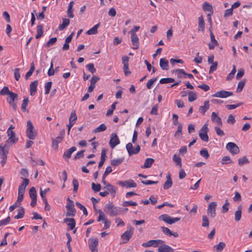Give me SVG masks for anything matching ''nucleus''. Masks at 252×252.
Listing matches in <instances>:
<instances>
[{"instance_id":"nucleus-11","label":"nucleus","mask_w":252,"mask_h":252,"mask_svg":"<svg viewBox=\"0 0 252 252\" xmlns=\"http://www.w3.org/2000/svg\"><path fill=\"white\" fill-rule=\"evenodd\" d=\"M89 249L92 252H97V247L98 244V241L97 238L90 239L89 240Z\"/></svg>"},{"instance_id":"nucleus-39","label":"nucleus","mask_w":252,"mask_h":252,"mask_svg":"<svg viewBox=\"0 0 252 252\" xmlns=\"http://www.w3.org/2000/svg\"><path fill=\"white\" fill-rule=\"evenodd\" d=\"M10 94H14V93L10 91L8 87L6 86L4 87L0 92V94L2 95H8L10 96Z\"/></svg>"},{"instance_id":"nucleus-22","label":"nucleus","mask_w":252,"mask_h":252,"mask_svg":"<svg viewBox=\"0 0 252 252\" xmlns=\"http://www.w3.org/2000/svg\"><path fill=\"white\" fill-rule=\"evenodd\" d=\"M21 179H23V182L19 186L18 190L25 192L26 187L29 184V180L27 178H21Z\"/></svg>"},{"instance_id":"nucleus-33","label":"nucleus","mask_w":252,"mask_h":252,"mask_svg":"<svg viewBox=\"0 0 252 252\" xmlns=\"http://www.w3.org/2000/svg\"><path fill=\"white\" fill-rule=\"evenodd\" d=\"M73 4H74L73 1H70L68 4L67 14H68V17L70 18H73L74 17V15L73 14V10L72 9Z\"/></svg>"},{"instance_id":"nucleus-59","label":"nucleus","mask_w":252,"mask_h":252,"mask_svg":"<svg viewBox=\"0 0 252 252\" xmlns=\"http://www.w3.org/2000/svg\"><path fill=\"white\" fill-rule=\"evenodd\" d=\"M225 246V244L224 242H220L217 245H216L215 247L216 248L217 250L219 252H221L224 249Z\"/></svg>"},{"instance_id":"nucleus-7","label":"nucleus","mask_w":252,"mask_h":252,"mask_svg":"<svg viewBox=\"0 0 252 252\" xmlns=\"http://www.w3.org/2000/svg\"><path fill=\"white\" fill-rule=\"evenodd\" d=\"M217 203L216 202H211L208 205L207 208V214L211 218H214L216 215V209L217 207Z\"/></svg>"},{"instance_id":"nucleus-51","label":"nucleus","mask_w":252,"mask_h":252,"mask_svg":"<svg viewBox=\"0 0 252 252\" xmlns=\"http://www.w3.org/2000/svg\"><path fill=\"white\" fill-rule=\"evenodd\" d=\"M202 226L203 227H208L209 225V220L207 217L205 215L202 216Z\"/></svg>"},{"instance_id":"nucleus-53","label":"nucleus","mask_w":252,"mask_h":252,"mask_svg":"<svg viewBox=\"0 0 252 252\" xmlns=\"http://www.w3.org/2000/svg\"><path fill=\"white\" fill-rule=\"evenodd\" d=\"M86 67L88 70L92 74L95 73L96 71V69L94 67V64L93 63H90L86 65Z\"/></svg>"},{"instance_id":"nucleus-6","label":"nucleus","mask_w":252,"mask_h":252,"mask_svg":"<svg viewBox=\"0 0 252 252\" xmlns=\"http://www.w3.org/2000/svg\"><path fill=\"white\" fill-rule=\"evenodd\" d=\"M6 133L8 138L6 140L5 144L10 146L17 142L18 138L16 137V134L14 131H7Z\"/></svg>"},{"instance_id":"nucleus-3","label":"nucleus","mask_w":252,"mask_h":252,"mask_svg":"<svg viewBox=\"0 0 252 252\" xmlns=\"http://www.w3.org/2000/svg\"><path fill=\"white\" fill-rule=\"evenodd\" d=\"M127 227L128 229L121 236V239L124 241V243H127L133 234V228L130 225H128Z\"/></svg>"},{"instance_id":"nucleus-58","label":"nucleus","mask_w":252,"mask_h":252,"mask_svg":"<svg viewBox=\"0 0 252 252\" xmlns=\"http://www.w3.org/2000/svg\"><path fill=\"white\" fill-rule=\"evenodd\" d=\"M200 154L201 156L205 158H208L209 157V154L208 152L206 149H203L200 151Z\"/></svg>"},{"instance_id":"nucleus-15","label":"nucleus","mask_w":252,"mask_h":252,"mask_svg":"<svg viewBox=\"0 0 252 252\" xmlns=\"http://www.w3.org/2000/svg\"><path fill=\"white\" fill-rule=\"evenodd\" d=\"M64 130L60 133V135L56 138V139L52 138V147H54L56 149L58 148V144L61 143L63 139L64 136Z\"/></svg>"},{"instance_id":"nucleus-1","label":"nucleus","mask_w":252,"mask_h":252,"mask_svg":"<svg viewBox=\"0 0 252 252\" xmlns=\"http://www.w3.org/2000/svg\"><path fill=\"white\" fill-rule=\"evenodd\" d=\"M104 211L111 216L114 217L120 214V208L114 207L112 204L108 203L105 206Z\"/></svg>"},{"instance_id":"nucleus-57","label":"nucleus","mask_w":252,"mask_h":252,"mask_svg":"<svg viewBox=\"0 0 252 252\" xmlns=\"http://www.w3.org/2000/svg\"><path fill=\"white\" fill-rule=\"evenodd\" d=\"M92 188L94 192H98L101 189V186L99 184H95L94 183L92 184Z\"/></svg>"},{"instance_id":"nucleus-24","label":"nucleus","mask_w":252,"mask_h":252,"mask_svg":"<svg viewBox=\"0 0 252 252\" xmlns=\"http://www.w3.org/2000/svg\"><path fill=\"white\" fill-rule=\"evenodd\" d=\"M166 179H167L166 181L164 183V184L163 185V189H169L171 187V186L172 185V181L170 174L169 173L166 176Z\"/></svg>"},{"instance_id":"nucleus-41","label":"nucleus","mask_w":252,"mask_h":252,"mask_svg":"<svg viewBox=\"0 0 252 252\" xmlns=\"http://www.w3.org/2000/svg\"><path fill=\"white\" fill-rule=\"evenodd\" d=\"M29 195L31 199H36L37 193L34 187H32L29 190Z\"/></svg>"},{"instance_id":"nucleus-9","label":"nucleus","mask_w":252,"mask_h":252,"mask_svg":"<svg viewBox=\"0 0 252 252\" xmlns=\"http://www.w3.org/2000/svg\"><path fill=\"white\" fill-rule=\"evenodd\" d=\"M164 243L163 241L161 240H152L148 241L146 243L142 244V246L144 247H149L153 246L154 247H157L159 245L162 244Z\"/></svg>"},{"instance_id":"nucleus-28","label":"nucleus","mask_w":252,"mask_h":252,"mask_svg":"<svg viewBox=\"0 0 252 252\" xmlns=\"http://www.w3.org/2000/svg\"><path fill=\"white\" fill-rule=\"evenodd\" d=\"M161 245L159 247L158 249V252H173V249L165 245V244H164V245H162V244H161Z\"/></svg>"},{"instance_id":"nucleus-56","label":"nucleus","mask_w":252,"mask_h":252,"mask_svg":"<svg viewBox=\"0 0 252 252\" xmlns=\"http://www.w3.org/2000/svg\"><path fill=\"white\" fill-rule=\"evenodd\" d=\"M24 193L25 192L18 190V196L16 202L19 204V205H20L21 202L23 199Z\"/></svg>"},{"instance_id":"nucleus-2","label":"nucleus","mask_w":252,"mask_h":252,"mask_svg":"<svg viewBox=\"0 0 252 252\" xmlns=\"http://www.w3.org/2000/svg\"><path fill=\"white\" fill-rule=\"evenodd\" d=\"M37 133L34 129L33 126L30 120H28L27 122V128L26 131L27 136L31 140H34Z\"/></svg>"},{"instance_id":"nucleus-29","label":"nucleus","mask_w":252,"mask_h":252,"mask_svg":"<svg viewBox=\"0 0 252 252\" xmlns=\"http://www.w3.org/2000/svg\"><path fill=\"white\" fill-rule=\"evenodd\" d=\"M100 26V23L94 25L92 28L88 30L86 33L88 35L95 34L97 33V29Z\"/></svg>"},{"instance_id":"nucleus-20","label":"nucleus","mask_w":252,"mask_h":252,"mask_svg":"<svg viewBox=\"0 0 252 252\" xmlns=\"http://www.w3.org/2000/svg\"><path fill=\"white\" fill-rule=\"evenodd\" d=\"M131 41L133 45L132 48L137 49L139 47V38L136 34L131 35Z\"/></svg>"},{"instance_id":"nucleus-8","label":"nucleus","mask_w":252,"mask_h":252,"mask_svg":"<svg viewBox=\"0 0 252 252\" xmlns=\"http://www.w3.org/2000/svg\"><path fill=\"white\" fill-rule=\"evenodd\" d=\"M226 149L232 155H236L239 153L240 150L238 146L233 142H229L226 146Z\"/></svg>"},{"instance_id":"nucleus-13","label":"nucleus","mask_w":252,"mask_h":252,"mask_svg":"<svg viewBox=\"0 0 252 252\" xmlns=\"http://www.w3.org/2000/svg\"><path fill=\"white\" fill-rule=\"evenodd\" d=\"M117 184L123 187L134 188L136 187V184L132 180H129L124 182L119 181Z\"/></svg>"},{"instance_id":"nucleus-4","label":"nucleus","mask_w":252,"mask_h":252,"mask_svg":"<svg viewBox=\"0 0 252 252\" xmlns=\"http://www.w3.org/2000/svg\"><path fill=\"white\" fill-rule=\"evenodd\" d=\"M158 220H163L169 224H172L175 223L176 222L180 220V218H172L167 214H164L158 217Z\"/></svg>"},{"instance_id":"nucleus-14","label":"nucleus","mask_w":252,"mask_h":252,"mask_svg":"<svg viewBox=\"0 0 252 252\" xmlns=\"http://www.w3.org/2000/svg\"><path fill=\"white\" fill-rule=\"evenodd\" d=\"M120 143L119 139L115 133H113L110 137L109 145L111 148H114Z\"/></svg>"},{"instance_id":"nucleus-44","label":"nucleus","mask_w":252,"mask_h":252,"mask_svg":"<svg viewBox=\"0 0 252 252\" xmlns=\"http://www.w3.org/2000/svg\"><path fill=\"white\" fill-rule=\"evenodd\" d=\"M173 160L177 165L180 167L182 166V160L179 156H177L176 154L174 155L173 157Z\"/></svg>"},{"instance_id":"nucleus-16","label":"nucleus","mask_w":252,"mask_h":252,"mask_svg":"<svg viewBox=\"0 0 252 252\" xmlns=\"http://www.w3.org/2000/svg\"><path fill=\"white\" fill-rule=\"evenodd\" d=\"M66 209L67 216L73 217L75 215L76 210L74 204H67Z\"/></svg>"},{"instance_id":"nucleus-19","label":"nucleus","mask_w":252,"mask_h":252,"mask_svg":"<svg viewBox=\"0 0 252 252\" xmlns=\"http://www.w3.org/2000/svg\"><path fill=\"white\" fill-rule=\"evenodd\" d=\"M76 150V147L73 146V147H71L70 148L66 150L64 152V153L63 155V157L66 159H69L71 157L72 154L74 152H75Z\"/></svg>"},{"instance_id":"nucleus-26","label":"nucleus","mask_w":252,"mask_h":252,"mask_svg":"<svg viewBox=\"0 0 252 252\" xmlns=\"http://www.w3.org/2000/svg\"><path fill=\"white\" fill-rule=\"evenodd\" d=\"M159 65L163 70H168L169 68L168 61L165 58L160 59Z\"/></svg>"},{"instance_id":"nucleus-32","label":"nucleus","mask_w":252,"mask_h":252,"mask_svg":"<svg viewBox=\"0 0 252 252\" xmlns=\"http://www.w3.org/2000/svg\"><path fill=\"white\" fill-rule=\"evenodd\" d=\"M154 162V159L152 158H147L146 159L145 163L143 166H141L142 168H149Z\"/></svg>"},{"instance_id":"nucleus-27","label":"nucleus","mask_w":252,"mask_h":252,"mask_svg":"<svg viewBox=\"0 0 252 252\" xmlns=\"http://www.w3.org/2000/svg\"><path fill=\"white\" fill-rule=\"evenodd\" d=\"M37 85V80L34 81L30 84V94L31 95H33L36 93Z\"/></svg>"},{"instance_id":"nucleus-43","label":"nucleus","mask_w":252,"mask_h":252,"mask_svg":"<svg viewBox=\"0 0 252 252\" xmlns=\"http://www.w3.org/2000/svg\"><path fill=\"white\" fill-rule=\"evenodd\" d=\"M250 162L249 159L246 156H244L243 158H240L238 159V164L240 166H242L244 164H248Z\"/></svg>"},{"instance_id":"nucleus-31","label":"nucleus","mask_w":252,"mask_h":252,"mask_svg":"<svg viewBox=\"0 0 252 252\" xmlns=\"http://www.w3.org/2000/svg\"><path fill=\"white\" fill-rule=\"evenodd\" d=\"M242 207L240 205L238 207V210L235 213V220L238 221L241 220Z\"/></svg>"},{"instance_id":"nucleus-30","label":"nucleus","mask_w":252,"mask_h":252,"mask_svg":"<svg viewBox=\"0 0 252 252\" xmlns=\"http://www.w3.org/2000/svg\"><path fill=\"white\" fill-rule=\"evenodd\" d=\"M210 107L209 101H205L204 103V106H201L199 107V111L202 114H204L207 110L209 109Z\"/></svg>"},{"instance_id":"nucleus-61","label":"nucleus","mask_w":252,"mask_h":252,"mask_svg":"<svg viewBox=\"0 0 252 252\" xmlns=\"http://www.w3.org/2000/svg\"><path fill=\"white\" fill-rule=\"evenodd\" d=\"M57 39L56 37H52L50 38L46 43V46L50 47L51 45H53L55 44V43L57 41Z\"/></svg>"},{"instance_id":"nucleus-35","label":"nucleus","mask_w":252,"mask_h":252,"mask_svg":"<svg viewBox=\"0 0 252 252\" xmlns=\"http://www.w3.org/2000/svg\"><path fill=\"white\" fill-rule=\"evenodd\" d=\"M198 30L203 32L205 29V22L202 16L198 18Z\"/></svg>"},{"instance_id":"nucleus-55","label":"nucleus","mask_w":252,"mask_h":252,"mask_svg":"<svg viewBox=\"0 0 252 252\" xmlns=\"http://www.w3.org/2000/svg\"><path fill=\"white\" fill-rule=\"evenodd\" d=\"M158 77L152 78L149 80L146 84V87L148 89H150L152 88V85L157 80Z\"/></svg>"},{"instance_id":"nucleus-36","label":"nucleus","mask_w":252,"mask_h":252,"mask_svg":"<svg viewBox=\"0 0 252 252\" xmlns=\"http://www.w3.org/2000/svg\"><path fill=\"white\" fill-rule=\"evenodd\" d=\"M25 210L23 207H21L18 210V214L14 217L15 219H22L24 217Z\"/></svg>"},{"instance_id":"nucleus-10","label":"nucleus","mask_w":252,"mask_h":252,"mask_svg":"<svg viewBox=\"0 0 252 252\" xmlns=\"http://www.w3.org/2000/svg\"><path fill=\"white\" fill-rule=\"evenodd\" d=\"M126 148L129 156L137 154L140 150V147L139 145H137L136 148L134 149L131 143H128L126 144Z\"/></svg>"},{"instance_id":"nucleus-18","label":"nucleus","mask_w":252,"mask_h":252,"mask_svg":"<svg viewBox=\"0 0 252 252\" xmlns=\"http://www.w3.org/2000/svg\"><path fill=\"white\" fill-rule=\"evenodd\" d=\"M10 94L11 95L9 96L10 99L8 100L7 99V101H8L9 104L12 107L13 110L16 111L17 107L16 104L14 103V101L15 99L18 97V94L15 93Z\"/></svg>"},{"instance_id":"nucleus-37","label":"nucleus","mask_w":252,"mask_h":252,"mask_svg":"<svg viewBox=\"0 0 252 252\" xmlns=\"http://www.w3.org/2000/svg\"><path fill=\"white\" fill-rule=\"evenodd\" d=\"M104 189H106V191L108 192L109 194L110 193L115 194L116 193V190L114 187L110 184H106Z\"/></svg>"},{"instance_id":"nucleus-40","label":"nucleus","mask_w":252,"mask_h":252,"mask_svg":"<svg viewBox=\"0 0 252 252\" xmlns=\"http://www.w3.org/2000/svg\"><path fill=\"white\" fill-rule=\"evenodd\" d=\"M124 160V158H114L111 160V164L112 166H117L121 164Z\"/></svg>"},{"instance_id":"nucleus-50","label":"nucleus","mask_w":252,"mask_h":252,"mask_svg":"<svg viewBox=\"0 0 252 252\" xmlns=\"http://www.w3.org/2000/svg\"><path fill=\"white\" fill-rule=\"evenodd\" d=\"M98 212L99 214V217L97 219L98 221H100L101 220L102 221H105L106 220H107V219L105 215V214L103 213V212L101 210H98Z\"/></svg>"},{"instance_id":"nucleus-54","label":"nucleus","mask_w":252,"mask_h":252,"mask_svg":"<svg viewBox=\"0 0 252 252\" xmlns=\"http://www.w3.org/2000/svg\"><path fill=\"white\" fill-rule=\"evenodd\" d=\"M76 205L81 210H82L83 211V214L85 215H88L87 210L86 207L84 205H83L82 204H81V203H80L79 202H76Z\"/></svg>"},{"instance_id":"nucleus-21","label":"nucleus","mask_w":252,"mask_h":252,"mask_svg":"<svg viewBox=\"0 0 252 252\" xmlns=\"http://www.w3.org/2000/svg\"><path fill=\"white\" fill-rule=\"evenodd\" d=\"M210 37L211 43L209 44V48L210 49L212 50L215 48V46L218 45V42L215 39V36L211 31H210Z\"/></svg>"},{"instance_id":"nucleus-48","label":"nucleus","mask_w":252,"mask_h":252,"mask_svg":"<svg viewBox=\"0 0 252 252\" xmlns=\"http://www.w3.org/2000/svg\"><path fill=\"white\" fill-rule=\"evenodd\" d=\"M197 98V94L193 92H189V93L188 99L189 101L192 102Z\"/></svg>"},{"instance_id":"nucleus-45","label":"nucleus","mask_w":252,"mask_h":252,"mask_svg":"<svg viewBox=\"0 0 252 252\" xmlns=\"http://www.w3.org/2000/svg\"><path fill=\"white\" fill-rule=\"evenodd\" d=\"M106 128V126L104 124H102L98 127H96L95 129H94V132L96 133L103 131L105 130Z\"/></svg>"},{"instance_id":"nucleus-5","label":"nucleus","mask_w":252,"mask_h":252,"mask_svg":"<svg viewBox=\"0 0 252 252\" xmlns=\"http://www.w3.org/2000/svg\"><path fill=\"white\" fill-rule=\"evenodd\" d=\"M208 130V125L206 123L203 126L199 132V136L202 141L205 142L208 141L209 137L207 134Z\"/></svg>"},{"instance_id":"nucleus-34","label":"nucleus","mask_w":252,"mask_h":252,"mask_svg":"<svg viewBox=\"0 0 252 252\" xmlns=\"http://www.w3.org/2000/svg\"><path fill=\"white\" fill-rule=\"evenodd\" d=\"M70 23V20L68 19H63V23L60 25L59 29L60 31L64 30L66 27H67Z\"/></svg>"},{"instance_id":"nucleus-49","label":"nucleus","mask_w":252,"mask_h":252,"mask_svg":"<svg viewBox=\"0 0 252 252\" xmlns=\"http://www.w3.org/2000/svg\"><path fill=\"white\" fill-rule=\"evenodd\" d=\"M245 80H242L239 82L236 90L237 92L240 93L242 91L245 86Z\"/></svg>"},{"instance_id":"nucleus-38","label":"nucleus","mask_w":252,"mask_h":252,"mask_svg":"<svg viewBox=\"0 0 252 252\" xmlns=\"http://www.w3.org/2000/svg\"><path fill=\"white\" fill-rule=\"evenodd\" d=\"M43 27L42 25H39L37 27V34L35 36L36 39H38L42 36Z\"/></svg>"},{"instance_id":"nucleus-12","label":"nucleus","mask_w":252,"mask_h":252,"mask_svg":"<svg viewBox=\"0 0 252 252\" xmlns=\"http://www.w3.org/2000/svg\"><path fill=\"white\" fill-rule=\"evenodd\" d=\"M233 95V93L224 90L217 92L212 95L213 97H217L220 98H226Z\"/></svg>"},{"instance_id":"nucleus-60","label":"nucleus","mask_w":252,"mask_h":252,"mask_svg":"<svg viewBox=\"0 0 252 252\" xmlns=\"http://www.w3.org/2000/svg\"><path fill=\"white\" fill-rule=\"evenodd\" d=\"M162 232L167 236H170L171 231L167 227L162 226L161 227Z\"/></svg>"},{"instance_id":"nucleus-25","label":"nucleus","mask_w":252,"mask_h":252,"mask_svg":"<svg viewBox=\"0 0 252 252\" xmlns=\"http://www.w3.org/2000/svg\"><path fill=\"white\" fill-rule=\"evenodd\" d=\"M211 120L214 123H216L219 126H222V121L220 117L214 112L212 113Z\"/></svg>"},{"instance_id":"nucleus-52","label":"nucleus","mask_w":252,"mask_h":252,"mask_svg":"<svg viewBox=\"0 0 252 252\" xmlns=\"http://www.w3.org/2000/svg\"><path fill=\"white\" fill-rule=\"evenodd\" d=\"M85 152V150H83L77 153V154L75 155L73 158L74 160H76L77 159H80L84 157V153Z\"/></svg>"},{"instance_id":"nucleus-64","label":"nucleus","mask_w":252,"mask_h":252,"mask_svg":"<svg viewBox=\"0 0 252 252\" xmlns=\"http://www.w3.org/2000/svg\"><path fill=\"white\" fill-rule=\"evenodd\" d=\"M52 86V82H48L45 85V93L46 94L49 93L50 90Z\"/></svg>"},{"instance_id":"nucleus-47","label":"nucleus","mask_w":252,"mask_h":252,"mask_svg":"<svg viewBox=\"0 0 252 252\" xmlns=\"http://www.w3.org/2000/svg\"><path fill=\"white\" fill-rule=\"evenodd\" d=\"M174 81H175V80L173 78H165L161 79L159 81V83L162 84H167V83H172V82H174Z\"/></svg>"},{"instance_id":"nucleus-17","label":"nucleus","mask_w":252,"mask_h":252,"mask_svg":"<svg viewBox=\"0 0 252 252\" xmlns=\"http://www.w3.org/2000/svg\"><path fill=\"white\" fill-rule=\"evenodd\" d=\"M9 145L5 144L2 146V144L0 145V156L1 157H7V154L9 151Z\"/></svg>"},{"instance_id":"nucleus-62","label":"nucleus","mask_w":252,"mask_h":252,"mask_svg":"<svg viewBox=\"0 0 252 252\" xmlns=\"http://www.w3.org/2000/svg\"><path fill=\"white\" fill-rule=\"evenodd\" d=\"M29 99L28 97L25 98L23 100V102L21 106V109L23 111H25L26 107L28 104Z\"/></svg>"},{"instance_id":"nucleus-46","label":"nucleus","mask_w":252,"mask_h":252,"mask_svg":"<svg viewBox=\"0 0 252 252\" xmlns=\"http://www.w3.org/2000/svg\"><path fill=\"white\" fill-rule=\"evenodd\" d=\"M203 9L205 11H212V6L207 2H205L203 4Z\"/></svg>"},{"instance_id":"nucleus-42","label":"nucleus","mask_w":252,"mask_h":252,"mask_svg":"<svg viewBox=\"0 0 252 252\" xmlns=\"http://www.w3.org/2000/svg\"><path fill=\"white\" fill-rule=\"evenodd\" d=\"M182 125L181 123L178 124L177 130L175 133L174 136L177 138L181 137L182 134Z\"/></svg>"},{"instance_id":"nucleus-63","label":"nucleus","mask_w":252,"mask_h":252,"mask_svg":"<svg viewBox=\"0 0 252 252\" xmlns=\"http://www.w3.org/2000/svg\"><path fill=\"white\" fill-rule=\"evenodd\" d=\"M236 72L235 66L233 65V69L231 70V72L228 74L227 77V80H231L234 77V74Z\"/></svg>"},{"instance_id":"nucleus-23","label":"nucleus","mask_w":252,"mask_h":252,"mask_svg":"<svg viewBox=\"0 0 252 252\" xmlns=\"http://www.w3.org/2000/svg\"><path fill=\"white\" fill-rule=\"evenodd\" d=\"M63 222L67 223L70 230H72L75 226V221L73 218H65L63 220Z\"/></svg>"}]
</instances>
